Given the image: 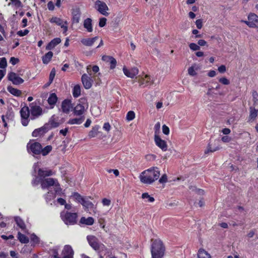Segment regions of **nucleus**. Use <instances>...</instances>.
Returning a JSON list of instances; mask_svg holds the SVG:
<instances>
[{
    "mask_svg": "<svg viewBox=\"0 0 258 258\" xmlns=\"http://www.w3.org/2000/svg\"><path fill=\"white\" fill-rule=\"evenodd\" d=\"M159 176L160 171L158 168L155 167L143 171L140 175L139 178L141 182L146 184H151L157 180Z\"/></svg>",
    "mask_w": 258,
    "mask_h": 258,
    "instance_id": "nucleus-1",
    "label": "nucleus"
},
{
    "mask_svg": "<svg viewBox=\"0 0 258 258\" xmlns=\"http://www.w3.org/2000/svg\"><path fill=\"white\" fill-rule=\"evenodd\" d=\"M151 252L152 258H163L165 253V247L160 239L152 240Z\"/></svg>",
    "mask_w": 258,
    "mask_h": 258,
    "instance_id": "nucleus-2",
    "label": "nucleus"
},
{
    "mask_svg": "<svg viewBox=\"0 0 258 258\" xmlns=\"http://www.w3.org/2000/svg\"><path fill=\"white\" fill-rule=\"evenodd\" d=\"M39 183H41L42 189L48 188L49 187H54L58 183L57 180L53 178H47L45 179H40L38 177H36L32 181V184L34 186L37 185Z\"/></svg>",
    "mask_w": 258,
    "mask_h": 258,
    "instance_id": "nucleus-3",
    "label": "nucleus"
},
{
    "mask_svg": "<svg viewBox=\"0 0 258 258\" xmlns=\"http://www.w3.org/2000/svg\"><path fill=\"white\" fill-rule=\"evenodd\" d=\"M60 217L63 222L67 225H73L77 223L78 215L76 213L62 211Z\"/></svg>",
    "mask_w": 258,
    "mask_h": 258,
    "instance_id": "nucleus-4",
    "label": "nucleus"
},
{
    "mask_svg": "<svg viewBox=\"0 0 258 258\" xmlns=\"http://www.w3.org/2000/svg\"><path fill=\"white\" fill-rule=\"evenodd\" d=\"M87 240L91 247L96 251H100L105 250L107 252H109L108 250L105 245L99 242L97 237L93 235H89L87 237Z\"/></svg>",
    "mask_w": 258,
    "mask_h": 258,
    "instance_id": "nucleus-5",
    "label": "nucleus"
},
{
    "mask_svg": "<svg viewBox=\"0 0 258 258\" xmlns=\"http://www.w3.org/2000/svg\"><path fill=\"white\" fill-rule=\"evenodd\" d=\"M34 172L33 174L36 177H38L42 179L46 176H49L53 175V172L51 170H43L39 167V163H36L33 166Z\"/></svg>",
    "mask_w": 258,
    "mask_h": 258,
    "instance_id": "nucleus-6",
    "label": "nucleus"
},
{
    "mask_svg": "<svg viewBox=\"0 0 258 258\" xmlns=\"http://www.w3.org/2000/svg\"><path fill=\"white\" fill-rule=\"evenodd\" d=\"M88 104L85 98H81L79 100V102L74 108L73 113L77 116H82L88 108Z\"/></svg>",
    "mask_w": 258,
    "mask_h": 258,
    "instance_id": "nucleus-7",
    "label": "nucleus"
},
{
    "mask_svg": "<svg viewBox=\"0 0 258 258\" xmlns=\"http://www.w3.org/2000/svg\"><path fill=\"white\" fill-rule=\"evenodd\" d=\"M30 119L34 120L43 114V110L42 108L37 105L36 103L33 102L30 104Z\"/></svg>",
    "mask_w": 258,
    "mask_h": 258,
    "instance_id": "nucleus-8",
    "label": "nucleus"
},
{
    "mask_svg": "<svg viewBox=\"0 0 258 258\" xmlns=\"http://www.w3.org/2000/svg\"><path fill=\"white\" fill-rule=\"evenodd\" d=\"M21 122L24 126H26L29 123V118H30V111L28 106L22 107L20 110Z\"/></svg>",
    "mask_w": 258,
    "mask_h": 258,
    "instance_id": "nucleus-9",
    "label": "nucleus"
},
{
    "mask_svg": "<svg viewBox=\"0 0 258 258\" xmlns=\"http://www.w3.org/2000/svg\"><path fill=\"white\" fill-rule=\"evenodd\" d=\"M28 152L31 151L32 153L36 155L40 154L41 145L35 141H30L27 145Z\"/></svg>",
    "mask_w": 258,
    "mask_h": 258,
    "instance_id": "nucleus-10",
    "label": "nucleus"
},
{
    "mask_svg": "<svg viewBox=\"0 0 258 258\" xmlns=\"http://www.w3.org/2000/svg\"><path fill=\"white\" fill-rule=\"evenodd\" d=\"M95 8L102 15L107 16L109 15L107 12L108 8L105 3L101 1H97L95 3Z\"/></svg>",
    "mask_w": 258,
    "mask_h": 258,
    "instance_id": "nucleus-11",
    "label": "nucleus"
},
{
    "mask_svg": "<svg viewBox=\"0 0 258 258\" xmlns=\"http://www.w3.org/2000/svg\"><path fill=\"white\" fill-rule=\"evenodd\" d=\"M241 22L244 23L250 28H255L258 24V16L254 13H250L248 16L247 21L242 20Z\"/></svg>",
    "mask_w": 258,
    "mask_h": 258,
    "instance_id": "nucleus-12",
    "label": "nucleus"
},
{
    "mask_svg": "<svg viewBox=\"0 0 258 258\" xmlns=\"http://www.w3.org/2000/svg\"><path fill=\"white\" fill-rule=\"evenodd\" d=\"M49 21L51 23H55L57 25L60 26V27L63 29V33H66L68 31V27L67 21H63L60 18L56 17H52Z\"/></svg>",
    "mask_w": 258,
    "mask_h": 258,
    "instance_id": "nucleus-13",
    "label": "nucleus"
},
{
    "mask_svg": "<svg viewBox=\"0 0 258 258\" xmlns=\"http://www.w3.org/2000/svg\"><path fill=\"white\" fill-rule=\"evenodd\" d=\"M154 141L156 145L163 151L167 150L168 146L166 142L162 140L157 134L154 135Z\"/></svg>",
    "mask_w": 258,
    "mask_h": 258,
    "instance_id": "nucleus-14",
    "label": "nucleus"
},
{
    "mask_svg": "<svg viewBox=\"0 0 258 258\" xmlns=\"http://www.w3.org/2000/svg\"><path fill=\"white\" fill-rule=\"evenodd\" d=\"M124 74L128 78L133 79L139 73V70L136 67L132 68L131 69L124 67L122 69Z\"/></svg>",
    "mask_w": 258,
    "mask_h": 258,
    "instance_id": "nucleus-15",
    "label": "nucleus"
},
{
    "mask_svg": "<svg viewBox=\"0 0 258 258\" xmlns=\"http://www.w3.org/2000/svg\"><path fill=\"white\" fill-rule=\"evenodd\" d=\"M8 77L9 80L11 81L14 85H20L24 82V80L14 72L10 73L8 74Z\"/></svg>",
    "mask_w": 258,
    "mask_h": 258,
    "instance_id": "nucleus-16",
    "label": "nucleus"
},
{
    "mask_svg": "<svg viewBox=\"0 0 258 258\" xmlns=\"http://www.w3.org/2000/svg\"><path fill=\"white\" fill-rule=\"evenodd\" d=\"M81 80L85 89H89L92 87L93 80L91 77L87 74H84L82 75Z\"/></svg>",
    "mask_w": 258,
    "mask_h": 258,
    "instance_id": "nucleus-17",
    "label": "nucleus"
},
{
    "mask_svg": "<svg viewBox=\"0 0 258 258\" xmlns=\"http://www.w3.org/2000/svg\"><path fill=\"white\" fill-rule=\"evenodd\" d=\"M72 22L73 23H79L80 20L81 12L79 8L73 9L72 12Z\"/></svg>",
    "mask_w": 258,
    "mask_h": 258,
    "instance_id": "nucleus-18",
    "label": "nucleus"
},
{
    "mask_svg": "<svg viewBox=\"0 0 258 258\" xmlns=\"http://www.w3.org/2000/svg\"><path fill=\"white\" fill-rule=\"evenodd\" d=\"M48 125H44L43 126L35 129L32 132V136L34 137H40L48 132Z\"/></svg>",
    "mask_w": 258,
    "mask_h": 258,
    "instance_id": "nucleus-19",
    "label": "nucleus"
},
{
    "mask_svg": "<svg viewBox=\"0 0 258 258\" xmlns=\"http://www.w3.org/2000/svg\"><path fill=\"white\" fill-rule=\"evenodd\" d=\"M56 197L52 191H48L47 194L44 196L45 201L47 204H49L51 205L53 204L56 205L55 199Z\"/></svg>",
    "mask_w": 258,
    "mask_h": 258,
    "instance_id": "nucleus-20",
    "label": "nucleus"
},
{
    "mask_svg": "<svg viewBox=\"0 0 258 258\" xmlns=\"http://www.w3.org/2000/svg\"><path fill=\"white\" fill-rule=\"evenodd\" d=\"M62 253L63 254V258H73L74 251L70 245H66L63 248Z\"/></svg>",
    "mask_w": 258,
    "mask_h": 258,
    "instance_id": "nucleus-21",
    "label": "nucleus"
},
{
    "mask_svg": "<svg viewBox=\"0 0 258 258\" xmlns=\"http://www.w3.org/2000/svg\"><path fill=\"white\" fill-rule=\"evenodd\" d=\"M81 205L84 207L86 211L91 213V211H94L95 207L93 204L86 198H85Z\"/></svg>",
    "mask_w": 258,
    "mask_h": 258,
    "instance_id": "nucleus-22",
    "label": "nucleus"
},
{
    "mask_svg": "<svg viewBox=\"0 0 258 258\" xmlns=\"http://www.w3.org/2000/svg\"><path fill=\"white\" fill-rule=\"evenodd\" d=\"M258 114V110L254 107H249V115L248 121L249 122H253L255 120Z\"/></svg>",
    "mask_w": 258,
    "mask_h": 258,
    "instance_id": "nucleus-23",
    "label": "nucleus"
},
{
    "mask_svg": "<svg viewBox=\"0 0 258 258\" xmlns=\"http://www.w3.org/2000/svg\"><path fill=\"white\" fill-rule=\"evenodd\" d=\"M73 108L71 101L69 100H64L61 104V108L63 112L68 113Z\"/></svg>",
    "mask_w": 258,
    "mask_h": 258,
    "instance_id": "nucleus-24",
    "label": "nucleus"
},
{
    "mask_svg": "<svg viewBox=\"0 0 258 258\" xmlns=\"http://www.w3.org/2000/svg\"><path fill=\"white\" fill-rule=\"evenodd\" d=\"M98 39L97 36L93 38H83L81 40V42L85 46H92Z\"/></svg>",
    "mask_w": 258,
    "mask_h": 258,
    "instance_id": "nucleus-25",
    "label": "nucleus"
},
{
    "mask_svg": "<svg viewBox=\"0 0 258 258\" xmlns=\"http://www.w3.org/2000/svg\"><path fill=\"white\" fill-rule=\"evenodd\" d=\"M200 69L201 67L200 65L194 63L188 69V74L189 76H195L197 75V71Z\"/></svg>",
    "mask_w": 258,
    "mask_h": 258,
    "instance_id": "nucleus-26",
    "label": "nucleus"
},
{
    "mask_svg": "<svg viewBox=\"0 0 258 258\" xmlns=\"http://www.w3.org/2000/svg\"><path fill=\"white\" fill-rule=\"evenodd\" d=\"M61 42V39L59 38H55L53 39L46 46V50H52L57 45L59 44Z\"/></svg>",
    "mask_w": 258,
    "mask_h": 258,
    "instance_id": "nucleus-27",
    "label": "nucleus"
},
{
    "mask_svg": "<svg viewBox=\"0 0 258 258\" xmlns=\"http://www.w3.org/2000/svg\"><path fill=\"white\" fill-rule=\"evenodd\" d=\"M92 22V19L90 18H87L84 21V27L87 30V31L88 32H92L93 31V26Z\"/></svg>",
    "mask_w": 258,
    "mask_h": 258,
    "instance_id": "nucleus-28",
    "label": "nucleus"
},
{
    "mask_svg": "<svg viewBox=\"0 0 258 258\" xmlns=\"http://www.w3.org/2000/svg\"><path fill=\"white\" fill-rule=\"evenodd\" d=\"M54 190L55 192L54 193L55 195V197H66L65 193L64 191L62 189V188L60 186V184L59 183H57V185H56L54 187Z\"/></svg>",
    "mask_w": 258,
    "mask_h": 258,
    "instance_id": "nucleus-29",
    "label": "nucleus"
},
{
    "mask_svg": "<svg viewBox=\"0 0 258 258\" xmlns=\"http://www.w3.org/2000/svg\"><path fill=\"white\" fill-rule=\"evenodd\" d=\"M6 1L9 2L8 3V6H12L16 9L21 8L23 6L20 0H6Z\"/></svg>",
    "mask_w": 258,
    "mask_h": 258,
    "instance_id": "nucleus-30",
    "label": "nucleus"
},
{
    "mask_svg": "<svg viewBox=\"0 0 258 258\" xmlns=\"http://www.w3.org/2000/svg\"><path fill=\"white\" fill-rule=\"evenodd\" d=\"M198 258H212L210 254L203 248H200L198 252Z\"/></svg>",
    "mask_w": 258,
    "mask_h": 258,
    "instance_id": "nucleus-31",
    "label": "nucleus"
},
{
    "mask_svg": "<svg viewBox=\"0 0 258 258\" xmlns=\"http://www.w3.org/2000/svg\"><path fill=\"white\" fill-rule=\"evenodd\" d=\"M85 120V117L84 116H81L79 118H75L70 119L68 121V123L70 124H80Z\"/></svg>",
    "mask_w": 258,
    "mask_h": 258,
    "instance_id": "nucleus-32",
    "label": "nucleus"
},
{
    "mask_svg": "<svg viewBox=\"0 0 258 258\" xmlns=\"http://www.w3.org/2000/svg\"><path fill=\"white\" fill-rule=\"evenodd\" d=\"M80 222L81 224H85L86 225H92L94 223V220L92 217H82L80 219Z\"/></svg>",
    "mask_w": 258,
    "mask_h": 258,
    "instance_id": "nucleus-33",
    "label": "nucleus"
},
{
    "mask_svg": "<svg viewBox=\"0 0 258 258\" xmlns=\"http://www.w3.org/2000/svg\"><path fill=\"white\" fill-rule=\"evenodd\" d=\"M53 56V52L49 51L42 57V60L44 64H48Z\"/></svg>",
    "mask_w": 258,
    "mask_h": 258,
    "instance_id": "nucleus-34",
    "label": "nucleus"
},
{
    "mask_svg": "<svg viewBox=\"0 0 258 258\" xmlns=\"http://www.w3.org/2000/svg\"><path fill=\"white\" fill-rule=\"evenodd\" d=\"M57 100V97L55 93H51L50 94L47 101L50 105L54 106L56 103Z\"/></svg>",
    "mask_w": 258,
    "mask_h": 258,
    "instance_id": "nucleus-35",
    "label": "nucleus"
},
{
    "mask_svg": "<svg viewBox=\"0 0 258 258\" xmlns=\"http://www.w3.org/2000/svg\"><path fill=\"white\" fill-rule=\"evenodd\" d=\"M15 220L17 226H19L22 230L24 231L26 228V226L24 221L19 217H16L15 218Z\"/></svg>",
    "mask_w": 258,
    "mask_h": 258,
    "instance_id": "nucleus-36",
    "label": "nucleus"
},
{
    "mask_svg": "<svg viewBox=\"0 0 258 258\" xmlns=\"http://www.w3.org/2000/svg\"><path fill=\"white\" fill-rule=\"evenodd\" d=\"M45 125H48V131L52 128H55L59 125V123L57 122L54 118H51L48 123Z\"/></svg>",
    "mask_w": 258,
    "mask_h": 258,
    "instance_id": "nucleus-37",
    "label": "nucleus"
},
{
    "mask_svg": "<svg viewBox=\"0 0 258 258\" xmlns=\"http://www.w3.org/2000/svg\"><path fill=\"white\" fill-rule=\"evenodd\" d=\"M52 149V147L50 145H48L45 147L44 148L41 147V150L40 151V154H41L43 156H46L49 153Z\"/></svg>",
    "mask_w": 258,
    "mask_h": 258,
    "instance_id": "nucleus-38",
    "label": "nucleus"
},
{
    "mask_svg": "<svg viewBox=\"0 0 258 258\" xmlns=\"http://www.w3.org/2000/svg\"><path fill=\"white\" fill-rule=\"evenodd\" d=\"M18 239L21 243L25 244L28 243L29 241V238L28 237L22 234L20 232H19L18 233Z\"/></svg>",
    "mask_w": 258,
    "mask_h": 258,
    "instance_id": "nucleus-39",
    "label": "nucleus"
},
{
    "mask_svg": "<svg viewBox=\"0 0 258 258\" xmlns=\"http://www.w3.org/2000/svg\"><path fill=\"white\" fill-rule=\"evenodd\" d=\"M8 91L12 94L16 96H19L21 95V91L17 89L14 88L11 86L8 87Z\"/></svg>",
    "mask_w": 258,
    "mask_h": 258,
    "instance_id": "nucleus-40",
    "label": "nucleus"
},
{
    "mask_svg": "<svg viewBox=\"0 0 258 258\" xmlns=\"http://www.w3.org/2000/svg\"><path fill=\"white\" fill-rule=\"evenodd\" d=\"M30 239L31 245L33 246H35V245L39 244L40 242L39 238L34 233L31 235Z\"/></svg>",
    "mask_w": 258,
    "mask_h": 258,
    "instance_id": "nucleus-41",
    "label": "nucleus"
},
{
    "mask_svg": "<svg viewBox=\"0 0 258 258\" xmlns=\"http://www.w3.org/2000/svg\"><path fill=\"white\" fill-rule=\"evenodd\" d=\"M73 95L74 97H78L81 95V87L79 85H76L73 89Z\"/></svg>",
    "mask_w": 258,
    "mask_h": 258,
    "instance_id": "nucleus-42",
    "label": "nucleus"
},
{
    "mask_svg": "<svg viewBox=\"0 0 258 258\" xmlns=\"http://www.w3.org/2000/svg\"><path fill=\"white\" fill-rule=\"evenodd\" d=\"M72 197L77 202L80 203L81 204L83 202L84 200L85 199L84 198L82 197L79 194L78 192H74L72 195Z\"/></svg>",
    "mask_w": 258,
    "mask_h": 258,
    "instance_id": "nucleus-43",
    "label": "nucleus"
},
{
    "mask_svg": "<svg viewBox=\"0 0 258 258\" xmlns=\"http://www.w3.org/2000/svg\"><path fill=\"white\" fill-rule=\"evenodd\" d=\"M99 128V126L98 125H96L94 126L92 128V130L89 132L88 135L89 137L90 138H94L96 137L98 134Z\"/></svg>",
    "mask_w": 258,
    "mask_h": 258,
    "instance_id": "nucleus-44",
    "label": "nucleus"
},
{
    "mask_svg": "<svg viewBox=\"0 0 258 258\" xmlns=\"http://www.w3.org/2000/svg\"><path fill=\"white\" fill-rule=\"evenodd\" d=\"M142 82L143 84L146 83L147 85L153 83V79L150 76L146 75L144 77L142 78Z\"/></svg>",
    "mask_w": 258,
    "mask_h": 258,
    "instance_id": "nucleus-45",
    "label": "nucleus"
},
{
    "mask_svg": "<svg viewBox=\"0 0 258 258\" xmlns=\"http://www.w3.org/2000/svg\"><path fill=\"white\" fill-rule=\"evenodd\" d=\"M135 118V113L133 111H129L126 114V119L128 121L133 120Z\"/></svg>",
    "mask_w": 258,
    "mask_h": 258,
    "instance_id": "nucleus-46",
    "label": "nucleus"
},
{
    "mask_svg": "<svg viewBox=\"0 0 258 258\" xmlns=\"http://www.w3.org/2000/svg\"><path fill=\"white\" fill-rule=\"evenodd\" d=\"M142 198L143 199H146L147 201L149 202H153L154 201V198L153 197H151L148 193L145 192L143 193L142 195Z\"/></svg>",
    "mask_w": 258,
    "mask_h": 258,
    "instance_id": "nucleus-47",
    "label": "nucleus"
},
{
    "mask_svg": "<svg viewBox=\"0 0 258 258\" xmlns=\"http://www.w3.org/2000/svg\"><path fill=\"white\" fill-rule=\"evenodd\" d=\"M7 67V61L5 57L0 58V68L6 69Z\"/></svg>",
    "mask_w": 258,
    "mask_h": 258,
    "instance_id": "nucleus-48",
    "label": "nucleus"
},
{
    "mask_svg": "<svg viewBox=\"0 0 258 258\" xmlns=\"http://www.w3.org/2000/svg\"><path fill=\"white\" fill-rule=\"evenodd\" d=\"M189 48L192 51L199 50L200 49V47L199 46L198 44H196L195 43H191L189 45Z\"/></svg>",
    "mask_w": 258,
    "mask_h": 258,
    "instance_id": "nucleus-49",
    "label": "nucleus"
},
{
    "mask_svg": "<svg viewBox=\"0 0 258 258\" xmlns=\"http://www.w3.org/2000/svg\"><path fill=\"white\" fill-rule=\"evenodd\" d=\"M220 83L225 85H228L230 84V81L226 77H222L219 79Z\"/></svg>",
    "mask_w": 258,
    "mask_h": 258,
    "instance_id": "nucleus-50",
    "label": "nucleus"
},
{
    "mask_svg": "<svg viewBox=\"0 0 258 258\" xmlns=\"http://www.w3.org/2000/svg\"><path fill=\"white\" fill-rule=\"evenodd\" d=\"M109 62L110 64V69L111 70L114 69L115 68L117 63L116 59L114 57H112Z\"/></svg>",
    "mask_w": 258,
    "mask_h": 258,
    "instance_id": "nucleus-51",
    "label": "nucleus"
},
{
    "mask_svg": "<svg viewBox=\"0 0 258 258\" xmlns=\"http://www.w3.org/2000/svg\"><path fill=\"white\" fill-rule=\"evenodd\" d=\"M55 75V70L53 68L51 70V71L50 73V74H49V81L50 83H51L53 81V80L54 78Z\"/></svg>",
    "mask_w": 258,
    "mask_h": 258,
    "instance_id": "nucleus-52",
    "label": "nucleus"
},
{
    "mask_svg": "<svg viewBox=\"0 0 258 258\" xmlns=\"http://www.w3.org/2000/svg\"><path fill=\"white\" fill-rule=\"evenodd\" d=\"M55 201L56 204L57 203L60 205H64L66 203V200L63 198H61V197H58Z\"/></svg>",
    "mask_w": 258,
    "mask_h": 258,
    "instance_id": "nucleus-53",
    "label": "nucleus"
},
{
    "mask_svg": "<svg viewBox=\"0 0 258 258\" xmlns=\"http://www.w3.org/2000/svg\"><path fill=\"white\" fill-rule=\"evenodd\" d=\"M29 33V31L27 29H25L24 30H20L18 31L17 34L19 36H24L26 35Z\"/></svg>",
    "mask_w": 258,
    "mask_h": 258,
    "instance_id": "nucleus-54",
    "label": "nucleus"
},
{
    "mask_svg": "<svg viewBox=\"0 0 258 258\" xmlns=\"http://www.w3.org/2000/svg\"><path fill=\"white\" fill-rule=\"evenodd\" d=\"M252 97L254 105H255L257 102H258V93L256 91H253L252 92Z\"/></svg>",
    "mask_w": 258,
    "mask_h": 258,
    "instance_id": "nucleus-55",
    "label": "nucleus"
},
{
    "mask_svg": "<svg viewBox=\"0 0 258 258\" xmlns=\"http://www.w3.org/2000/svg\"><path fill=\"white\" fill-rule=\"evenodd\" d=\"M106 20H107L105 18H100L99 20V26L100 27H104L106 24Z\"/></svg>",
    "mask_w": 258,
    "mask_h": 258,
    "instance_id": "nucleus-56",
    "label": "nucleus"
},
{
    "mask_svg": "<svg viewBox=\"0 0 258 258\" xmlns=\"http://www.w3.org/2000/svg\"><path fill=\"white\" fill-rule=\"evenodd\" d=\"M169 127L166 126L165 124H164L162 126V132L163 133L166 135H168L169 134Z\"/></svg>",
    "mask_w": 258,
    "mask_h": 258,
    "instance_id": "nucleus-57",
    "label": "nucleus"
},
{
    "mask_svg": "<svg viewBox=\"0 0 258 258\" xmlns=\"http://www.w3.org/2000/svg\"><path fill=\"white\" fill-rule=\"evenodd\" d=\"M218 71L220 73L223 74L226 71V68L225 65H221L218 68Z\"/></svg>",
    "mask_w": 258,
    "mask_h": 258,
    "instance_id": "nucleus-58",
    "label": "nucleus"
},
{
    "mask_svg": "<svg viewBox=\"0 0 258 258\" xmlns=\"http://www.w3.org/2000/svg\"><path fill=\"white\" fill-rule=\"evenodd\" d=\"M167 181V177L166 174H163L161 177L159 179V182L160 183H166Z\"/></svg>",
    "mask_w": 258,
    "mask_h": 258,
    "instance_id": "nucleus-59",
    "label": "nucleus"
},
{
    "mask_svg": "<svg viewBox=\"0 0 258 258\" xmlns=\"http://www.w3.org/2000/svg\"><path fill=\"white\" fill-rule=\"evenodd\" d=\"M196 25L199 29H201L203 26V22L201 19H198L196 21Z\"/></svg>",
    "mask_w": 258,
    "mask_h": 258,
    "instance_id": "nucleus-60",
    "label": "nucleus"
},
{
    "mask_svg": "<svg viewBox=\"0 0 258 258\" xmlns=\"http://www.w3.org/2000/svg\"><path fill=\"white\" fill-rule=\"evenodd\" d=\"M19 61V59L18 58H16L15 57H12L10 58V62L13 65H15Z\"/></svg>",
    "mask_w": 258,
    "mask_h": 258,
    "instance_id": "nucleus-61",
    "label": "nucleus"
},
{
    "mask_svg": "<svg viewBox=\"0 0 258 258\" xmlns=\"http://www.w3.org/2000/svg\"><path fill=\"white\" fill-rule=\"evenodd\" d=\"M103 128L105 131H106L107 132H109L110 130V128H111V126H110V124L108 122L104 123V124L103 125Z\"/></svg>",
    "mask_w": 258,
    "mask_h": 258,
    "instance_id": "nucleus-62",
    "label": "nucleus"
},
{
    "mask_svg": "<svg viewBox=\"0 0 258 258\" xmlns=\"http://www.w3.org/2000/svg\"><path fill=\"white\" fill-rule=\"evenodd\" d=\"M221 140L224 143H229L231 140V138L229 136H224L221 138Z\"/></svg>",
    "mask_w": 258,
    "mask_h": 258,
    "instance_id": "nucleus-63",
    "label": "nucleus"
},
{
    "mask_svg": "<svg viewBox=\"0 0 258 258\" xmlns=\"http://www.w3.org/2000/svg\"><path fill=\"white\" fill-rule=\"evenodd\" d=\"M102 204L104 206H109L111 204V201L110 200L104 198L102 200Z\"/></svg>",
    "mask_w": 258,
    "mask_h": 258,
    "instance_id": "nucleus-64",
    "label": "nucleus"
}]
</instances>
